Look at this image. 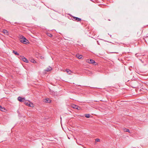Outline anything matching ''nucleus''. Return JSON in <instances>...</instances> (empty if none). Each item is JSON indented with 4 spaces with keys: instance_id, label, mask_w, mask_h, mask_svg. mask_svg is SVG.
<instances>
[{
    "instance_id": "ddd939ff",
    "label": "nucleus",
    "mask_w": 148,
    "mask_h": 148,
    "mask_svg": "<svg viewBox=\"0 0 148 148\" xmlns=\"http://www.w3.org/2000/svg\"><path fill=\"white\" fill-rule=\"evenodd\" d=\"M66 71L69 74H70L71 73V71L70 70L68 69H67L66 70Z\"/></svg>"
},
{
    "instance_id": "20e7f679",
    "label": "nucleus",
    "mask_w": 148,
    "mask_h": 148,
    "mask_svg": "<svg viewBox=\"0 0 148 148\" xmlns=\"http://www.w3.org/2000/svg\"><path fill=\"white\" fill-rule=\"evenodd\" d=\"M18 100L21 102H23L24 101V100L25 99L24 98H22L20 97H19L18 98Z\"/></svg>"
},
{
    "instance_id": "dca6fc26",
    "label": "nucleus",
    "mask_w": 148,
    "mask_h": 148,
    "mask_svg": "<svg viewBox=\"0 0 148 148\" xmlns=\"http://www.w3.org/2000/svg\"><path fill=\"white\" fill-rule=\"evenodd\" d=\"M85 116L87 118H88L90 117V115L88 114H86L85 115Z\"/></svg>"
},
{
    "instance_id": "6ab92c4d",
    "label": "nucleus",
    "mask_w": 148,
    "mask_h": 148,
    "mask_svg": "<svg viewBox=\"0 0 148 148\" xmlns=\"http://www.w3.org/2000/svg\"><path fill=\"white\" fill-rule=\"evenodd\" d=\"M112 53H116V52H112Z\"/></svg>"
},
{
    "instance_id": "f03ea898",
    "label": "nucleus",
    "mask_w": 148,
    "mask_h": 148,
    "mask_svg": "<svg viewBox=\"0 0 148 148\" xmlns=\"http://www.w3.org/2000/svg\"><path fill=\"white\" fill-rule=\"evenodd\" d=\"M25 103L26 105L30 107H33V103L29 101H26L25 102Z\"/></svg>"
},
{
    "instance_id": "9b49d317",
    "label": "nucleus",
    "mask_w": 148,
    "mask_h": 148,
    "mask_svg": "<svg viewBox=\"0 0 148 148\" xmlns=\"http://www.w3.org/2000/svg\"><path fill=\"white\" fill-rule=\"evenodd\" d=\"M3 32L5 35H8V34L7 31L5 29L3 30Z\"/></svg>"
},
{
    "instance_id": "9d476101",
    "label": "nucleus",
    "mask_w": 148,
    "mask_h": 148,
    "mask_svg": "<svg viewBox=\"0 0 148 148\" xmlns=\"http://www.w3.org/2000/svg\"><path fill=\"white\" fill-rule=\"evenodd\" d=\"M73 18L77 20V21H79L81 20V18L76 17H73Z\"/></svg>"
},
{
    "instance_id": "6e6552de",
    "label": "nucleus",
    "mask_w": 148,
    "mask_h": 148,
    "mask_svg": "<svg viewBox=\"0 0 148 148\" xmlns=\"http://www.w3.org/2000/svg\"><path fill=\"white\" fill-rule=\"evenodd\" d=\"M0 110L2 112H5L6 110L4 108L2 107L1 106H0Z\"/></svg>"
},
{
    "instance_id": "4468645a",
    "label": "nucleus",
    "mask_w": 148,
    "mask_h": 148,
    "mask_svg": "<svg viewBox=\"0 0 148 148\" xmlns=\"http://www.w3.org/2000/svg\"><path fill=\"white\" fill-rule=\"evenodd\" d=\"M123 130L125 132H130L129 130L128 129H126V128H123Z\"/></svg>"
},
{
    "instance_id": "7ed1b4c3",
    "label": "nucleus",
    "mask_w": 148,
    "mask_h": 148,
    "mask_svg": "<svg viewBox=\"0 0 148 148\" xmlns=\"http://www.w3.org/2000/svg\"><path fill=\"white\" fill-rule=\"evenodd\" d=\"M86 62L90 64H93L95 63V61L92 59H87L86 60Z\"/></svg>"
},
{
    "instance_id": "f257e3e1",
    "label": "nucleus",
    "mask_w": 148,
    "mask_h": 148,
    "mask_svg": "<svg viewBox=\"0 0 148 148\" xmlns=\"http://www.w3.org/2000/svg\"><path fill=\"white\" fill-rule=\"evenodd\" d=\"M20 38L21 39L20 40L21 42L25 44H27L28 43V42H29L28 40H27L25 37L23 36H20Z\"/></svg>"
},
{
    "instance_id": "39448f33",
    "label": "nucleus",
    "mask_w": 148,
    "mask_h": 148,
    "mask_svg": "<svg viewBox=\"0 0 148 148\" xmlns=\"http://www.w3.org/2000/svg\"><path fill=\"white\" fill-rule=\"evenodd\" d=\"M21 59L24 62H25L28 63V60L24 57H22Z\"/></svg>"
},
{
    "instance_id": "a211bd4d",
    "label": "nucleus",
    "mask_w": 148,
    "mask_h": 148,
    "mask_svg": "<svg viewBox=\"0 0 148 148\" xmlns=\"http://www.w3.org/2000/svg\"><path fill=\"white\" fill-rule=\"evenodd\" d=\"M95 141L97 142H99L100 141V139L98 138H96L95 140Z\"/></svg>"
},
{
    "instance_id": "f3484780",
    "label": "nucleus",
    "mask_w": 148,
    "mask_h": 148,
    "mask_svg": "<svg viewBox=\"0 0 148 148\" xmlns=\"http://www.w3.org/2000/svg\"><path fill=\"white\" fill-rule=\"evenodd\" d=\"M47 35L50 37H51L53 35L52 34H50V33H48L47 34Z\"/></svg>"
},
{
    "instance_id": "1a4fd4ad",
    "label": "nucleus",
    "mask_w": 148,
    "mask_h": 148,
    "mask_svg": "<svg viewBox=\"0 0 148 148\" xmlns=\"http://www.w3.org/2000/svg\"><path fill=\"white\" fill-rule=\"evenodd\" d=\"M44 101L46 103H50L51 100L49 99H46L44 100Z\"/></svg>"
},
{
    "instance_id": "2eb2a0df",
    "label": "nucleus",
    "mask_w": 148,
    "mask_h": 148,
    "mask_svg": "<svg viewBox=\"0 0 148 148\" xmlns=\"http://www.w3.org/2000/svg\"><path fill=\"white\" fill-rule=\"evenodd\" d=\"M13 53H14L15 55H19V54L18 53V52L15 51H13Z\"/></svg>"
},
{
    "instance_id": "423d86ee",
    "label": "nucleus",
    "mask_w": 148,
    "mask_h": 148,
    "mask_svg": "<svg viewBox=\"0 0 148 148\" xmlns=\"http://www.w3.org/2000/svg\"><path fill=\"white\" fill-rule=\"evenodd\" d=\"M71 107L72 108H75V109H76L78 110H79V108H78V106H76L75 104L72 105Z\"/></svg>"
},
{
    "instance_id": "0eeeda50",
    "label": "nucleus",
    "mask_w": 148,
    "mask_h": 148,
    "mask_svg": "<svg viewBox=\"0 0 148 148\" xmlns=\"http://www.w3.org/2000/svg\"><path fill=\"white\" fill-rule=\"evenodd\" d=\"M52 69L51 67L49 66L45 70V71L49 72Z\"/></svg>"
},
{
    "instance_id": "f8f14e48",
    "label": "nucleus",
    "mask_w": 148,
    "mask_h": 148,
    "mask_svg": "<svg viewBox=\"0 0 148 148\" xmlns=\"http://www.w3.org/2000/svg\"><path fill=\"white\" fill-rule=\"evenodd\" d=\"M76 56L79 59H80L82 58V55H79V54L76 55Z\"/></svg>"
}]
</instances>
